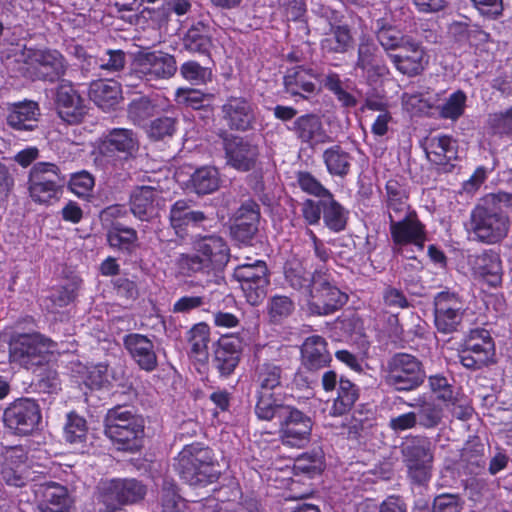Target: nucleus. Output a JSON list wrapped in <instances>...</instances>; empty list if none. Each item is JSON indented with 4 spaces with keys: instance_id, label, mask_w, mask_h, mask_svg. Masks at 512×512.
I'll list each match as a JSON object with an SVG mask.
<instances>
[{
    "instance_id": "nucleus-1",
    "label": "nucleus",
    "mask_w": 512,
    "mask_h": 512,
    "mask_svg": "<svg viewBox=\"0 0 512 512\" xmlns=\"http://www.w3.org/2000/svg\"><path fill=\"white\" fill-rule=\"evenodd\" d=\"M503 207H512V193H491L479 200L470 215V231L477 241L491 245L507 237L511 223Z\"/></svg>"
},
{
    "instance_id": "nucleus-2",
    "label": "nucleus",
    "mask_w": 512,
    "mask_h": 512,
    "mask_svg": "<svg viewBox=\"0 0 512 512\" xmlns=\"http://www.w3.org/2000/svg\"><path fill=\"white\" fill-rule=\"evenodd\" d=\"M192 246L195 253H183L176 262L180 272L185 276L221 271L229 262V247L220 236L198 235L194 238Z\"/></svg>"
},
{
    "instance_id": "nucleus-3",
    "label": "nucleus",
    "mask_w": 512,
    "mask_h": 512,
    "mask_svg": "<svg viewBox=\"0 0 512 512\" xmlns=\"http://www.w3.org/2000/svg\"><path fill=\"white\" fill-rule=\"evenodd\" d=\"M262 409L256 414L257 418L264 421L277 420L283 445L300 449L310 442L313 421L309 415L280 402L271 407L265 405Z\"/></svg>"
},
{
    "instance_id": "nucleus-4",
    "label": "nucleus",
    "mask_w": 512,
    "mask_h": 512,
    "mask_svg": "<svg viewBox=\"0 0 512 512\" xmlns=\"http://www.w3.org/2000/svg\"><path fill=\"white\" fill-rule=\"evenodd\" d=\"M174 466L180 478L195 487L213 484L221 474L212 450L200 443L184 446L175 459Z\"/></svg>"
},
{
    "instance_id": "nucleus-5",
    "label": "nucleus",
    "mask_w": 512,
    "mask_h": 512,
    "mask_svg": "<svg viewBox=\"0 0 512 512\" xmlns=\"http://www.w3.org/2000/svg\"><path fill=\"white\" fill-rule=\"evenodd\" d=\"M104 432L117 445L118 450L137 451L142 446L143 420L129 407L117 405L106 413Z\"/></svg>"
},
{
    "instance_id": "nucleus-6",
    "label": "nucleus",
    "mask_w": 512,
    "mask_h": 512,
    "mask_svg": "<svg viewBox=\"0 0 512 512\" xmlns=\"http://www.w3.org/2000/svg\"><path fill=\"white\" fill-rule=\"evenodd\" d=\"M400 452L408 478L418 485L427 483L431 478L434 460L430 439L422 435L408 436L401 443Z\"/></svg>"
},
{
    "instance_id": "nucleus-7",
    "label": "nucleus",
    "mask_w": 512,
    "mask_h": 512,
    "mask_svg": "<svg viewBox=\"0 0 512 512\" xmlns=\"http://www.w3.org/2000/svg\"><path fill=\"white\" fill-rule=\"evenodd\" d=\"M307 306L311 314L327 316L339 310L348 300L334 283L329 271L323 267L314 271V285L307 294Z\"/></svg>"
},
{
    "instance_id": "nucleus-8",
    "label": "nucleus",
    "mask_w": 512,
    "mask_h": 512,
    "mask_svg": "<svg viewBox=\"0 0 512 512\" xmlns=\"http://www.w3.org/2000/svg\"><path fill=\"white\" fill-rule=\"evenodd\" d=\"M385 372V383L399 392L416 390L426 378L422 362L408 353L394 354L387 361Z\"/></svg>"
},
{
    "instance_id": "nucleus-9",
    "label": "nucleus",
    "mask_w": 512,
    "mask_h": 512,
    "mask_svg": "<svg viewBox=\"0 0 512 512\" xmlns=\"http://www.w3.org/2000/svg\"><path fill=\"white\" fill-rule=\"evenodd\" d=\"M54 346L52 340L40 333L19 334L9 343V357L11 362L31 369L48 362Z\"/></svg>"
},
{
    "instance_id": "nucleus-10",
    "label": "nucleus",
    "mask_w": 512,
    "mask_h": 512,
    "mask_svg": "<svg viewBox=\"0 0 512 512\" xmlns=\"http://www.w3.org/2000/svg\"><path fill=\"white\" fill-rule=\"evenodd\" d=\"M65 182V176L56 164L37 162L29 171V196L35 203L49 204L53 199H57Z\"/></svg>"
},
{
    "instance_id": "nucleus-11",
    "label": "nucleus",
    "mask_w": 512,
    "mask_h": 512,
    "mask_svg": "<svg viewBox=\"0 0 512 512\" xmlns=\"http://www.w3.org/2000/svg\"><path fill=\"white\" fill-rule=\"evenodd\" d=\"M176 71L177 63L173 55L162 51L143 52L137 55L131 73L125 75L123 80L126 85L134 86L133 78L150 83L169 79Z\"/></svg>"
},
{
    "instance_id": "nucleus-12",
    "label": "nucleus",
    "mask_w": 512,
    "mask_h": 512,
    "mask_svg": "<svg viewBox=\"0 0 512 512\" xmlns=\"http://www.w3.org/2000/svg\"><path fill=\"white\" fill-rule=\"evenodd\" d=\"M24 63L31 69V75L38 80L55 82L67 71L64 56L56 49L27 48L23 52Z\"/></svg>"
},
{
    "instance_id": "nucleus-13",
    "label": "nucleus",
    "mask_w": 512,
    "mask_h": 512,
    "mask_svg": "<svg viewBox=\"0 0 512 512\" xmlns=\"http://www.w3.org/2000/svg\"><path fill=\"white\" fill-rule=\"evenodd\" d=\"M41 420V407L34 398L15 399L3 412L5 427L17 435L31 434L38 428Z\"/></svg>"
},
{
    "instance_id": "nucleus-14",
    "label": "nucleus",
    "mask_w": 512,
    "mask_h": 512,
    "mask_svg": "<svg viewBox=\"0 0 512 512\" xmlns=\"http://www.w3.org/2000/svg\"><path fill=\"white\" fill-rule=\"evenodd\" d=\"M433 305L437 331L442 334L457 332L466 312L462 296L449 290L441 291L435 295Z\"/></svg>"
},
{
    "instance_id": "nucleus-15",
    "label": "nucleus",
    "mask_w": 512,
    "mask_h": 512,
    "mask_svg": "<svg viewBox=\"0 0 512 512\" xmlns=\"http://www.w3.org/2000/svg\"><path fill=\"white\" fill-rule=\"evenodd\" d=\"M233 276L240 283L249 304L256 306L266 298L270 284L266 262L257 260L240 264L234 269Z\"/></svg>"
},
{
    "instance_id": "nucleus-16",
    "label": "nucleus",
    "mask_w": 512,
    "mask_h": 512,
    "mask_svg": "<svg viewBox=\"0 0 512 512\" xmlns=\"http://www.w3.org/2000/svg\"><path fill=\"white\" fill-rule=\"evenodd\" d=\"M494 354L495 346L489 331L476 328L465 337L459 359L467 369L479 370L492 362Z\"/></svg>"
},
{
    "instance_id": "nucleus-17",
    "label": "nucleus",
    "mask_w": 512,
    "mask_h": 512,
    "mask_svg": "<svg viewBox=\"0 0 512 512\" xmlns=\"http://www.w3.org/2000/svg\"><path fill=\"white\" fill-rule=\"evenodd\" d=\"M283 369L271 360L259 361L255 367L254 382L257 385V401L255 414L263 410L262 407L273 406L279 403L272 391L281 386Z\"/></svg>"
},
{
    "instance_id": "nucleus-18",
    "label": "nucleus",
    "mask_w": 512,
    "mask_h": 512,
    "mask_svg": "<svg viewBox=\"0 0 512 512\" xmlns=\"http://www.w3.org/2000/svg\"><path fill=\"white\" fill-rule=\"evenodd\" d=\"M54 104L58 116L70 125L83 121L87 107L85 100L71 82L62 80L55 88Z\"/></svg>"
},
{
    "instance_id": "nucleus-19",
    "label": "nucleus",
    "mask_w": 512,
    "mask_h": 512,
    "mask_svg": "<svg viewBox=\"0 0 512 512\" xmlns=\"http://www.w3.org/2000/svg\"><path fill=\"white\" fill-rule=\"evenodd\" d=\"M223 148L225 151L226 163L232 168L247 172L255 168L259 147L243 137L223 135Z\"/></svg>"
},
{
    "instance_id": "nucleus-20",
    "label": "nucleus",
    "mask_w": 512,
    "mask_h": 512,
    "mask_svg": "<svg viewBox=\"0 0 512 512\" xmlns=\"http://www.w3.org/2000/svg\"><path fill=\"white\" fill-rule=\"evenodd\" d=\"M242 340L236 335H222L214 346L212 367L221 377H229L240 362Z\"/></svg>"
},
{
    "instance_id": "nucleus-21",
    "label": "nucleus",
    "mask_w": 512,
    "mask_h": 512,
    "mask_svg": "<svg viewBox=\"0 0 512 512\" xmlns=\"http://www.w3.org/2000/svg\"><path fill=\"white\" fill-rule=\"evenodd\" d=\"M390 234L393 243L400 247L412 244L423 249L427 240L425 226L419 220L417 213H409L399 220L391 219Z\"/></svg>"
},
{
    "instance_id": "nucleus-22",
    "label": "nucleus",
    "mask_w": 512,
    "mask_h": 512,
    "mask_svg": "<svg viewBox=\"0 0 512 512\" xmlns=\"http://www.w3.org/2000/svg\"><path fill=\"white\" fill-rule=\"evenodd\" d=\"M290 130L301 143L312 148L332 142L321 117L315 113H307L297 117Z\"/></svg>"
},
{
    "instance_id": "nucleus-23",
    "label": "nucleus",
    "mask_w": 512,
    "mask_h": 512,
    "mask_svg": "<svg viewBox=\"0 0 512 512\" xmlns=\"http://www.w3.org/2000/svg\"><path fill=\"white\" fill-rule=\"evenodd\" d=\"M221 111L223 120L231 130L247 131L253 127L254 108L246 98L234 96L227 98Z\"/></svg>"
},
{
    "instance_id": "nucleus-24",
    "label": "nucleus",
    "mask_w": 512,
    "mask_h": 512,
    "mask_svg": "<svg viewBox=\"0 0 512 512\" xmlns=\"http://www.w3.org/2000/svg\"><path fill=\"white\" fill-rule=\"evenodd\" d=\"M139 148L136 133L130 129L114 128L102 140L99 152L102 157H113L122 154L123 158L132 157Z\"/></svg>"
},
{
    "instance_id": "nucleus-25",
    "label": "nucleus",
    "mask_w": 512,
    "mask_h": 512,
    "mask_svg": "<svg viewBox=\"0 0 512 512\" xmlns=\"http://www.w3.org/2000/svg\"><path fill=\"white\" fill-rule=\"evenodd\" d=\"M389 57L400 73L410 77L420 74L427 64L424 49L411 39Z\"/></svg>"
},
{
    "instance_id": "nucleus-26",
    "label": "nucleus",
    "mask_w": 512,
    "mask_h": 512,
    "mask_svg": "<svg viewBox=\"0 0 512 512\" xmlns=\"http://www.w3.org/2000/svg\"><path fill=\"white\" fill-rule=\"evenodd\" d=\"M101 490L106 501H116L119 504L138 502L146 494L145 486L136 479H113L103 482Z\"/></svg>"
},
{
    "instance_id": "nucleus-27",
    "label": "nucleus",
    "mask_w": 512,
    "mask_h": 512,
    "mask_svg": "<svg viewBox=\"0 0 512 512\" xmlns=\"http://www.w3.org/2000/svg\"><path fill=\"white\" fill-rule=\"evenodd\" d=\"M123 345L140 369L151 372L158 366L154 343L147 336L130 333L123 337Z\"/></svg>"
},
{
    "instance_id": "nucleus-28",
    "label": "nucleus",
    "mask_w": 512,
    "mask_h": 512,
    "mask_svg": "<svg viewBox=\"0 0 512 512\" xmlns=\"http://www.w3.org/2000/svg\"><path fill=\"white\" fill-rule=\"evenodd\" d=\"M160 191L152 186L136 187L130 196V210L141 221H151L158 214Z\"/></svg>"
},
{
    "instance_id": "nucleus-29",
    "label": "nucleus",
    "mask_w": 512,
    "mask_h": 512,
    "mask_svg": "<svg viewBox=\"0 0 512 512\" xmlns=\"http://www.w3.org/2000/svg\"><path fill=\"white\" fill-rule=\"evenodd\" d=\"M40 108L34 101L14 103L8 110V126L17 132H32L39 126Z\"/></svg>"
},
{
    "instance_id": "nucleus-30",
    "label": "nucleus",
    "mask_w": 512,
    "mask_h": 512,
    "mask_svg": "<svg viewBox=\"0 0 512 512\" xmlns=\"http://www.w3.org/2000/svg\"><path fill=\"white\" fill-rule=\"evenodd\" d=\"M331 360L327 342L323 337L313 335L305 339L301 346V362L306 370L318 371L329 366Z\"/></svg>"
},
{
    "instance_id": "nucleus-31",
    "label": "nucleus",
    "mask_w": 512,
    "mask_h": 512,
    "mask_svg": "<svg viewBox=\"0 0 512 512\" xmlns=\"http://www.w3.org/2000/svg\"><path fill=\"white\" fill-rule=\"evenodd\" d=\"M425 152L429 161L439 166L453 167L452 161L458 158L457 142L448 135L428 139Z\"/></svg>"
},
{
    "instance_id": "nucleus-32",
    "label": "nucleus",
    "mask_w": 512,
    "mask_h": 512,
    "mask_svg": "<svg viewBox=\"0 0 512 512\" xmlns=\"http://www.w3.org/2000/svg\"><path fill=\"white\" fill-rule=\"evenodd\" d=\"M474 274L486 281L490 286L497 287L502 281V265L500 256L492 251H484L475 255L471 261Z\"/></svg>"
},
{
    "instance_id": "nucleus-33",
    "label": "nucleus",
    "mask_w": 512,
    "mask_h": 512,
    "mask_svg": "<svg viewBox=\"0 0 512 512\" xmlns=\"http://www.w3.org/2000/svg\"><path fill=\"white\" fill-rule=\"evenodd\" d=\"M40 493L42 496L39 504L41 512H69L72 500L66 487L49 482L41 485Z\"/></svg>"
},
{
    "instance_id": "nucleus-34",
    "label": "nucleus",
    "mask_w": 512,
    "mask_h": 512,
    "mask_svg": "<svg viewBox=\"0 0 512 512\" xmlns=\"http://www.w3.org/2000/svg\"><path fill=\"white\" fill-rule=\"evenodd\" d=\"M314 78L315 74L312 69L303 66L291 68L284 76L285 91L291 96L306 99L305 94H313L316 90V85L313 82Z\"/></svg>"
},
{
    "instance_id": "nucleus-35",
    "label": "nucleus",
    "mask_w": 512,
    "mask_h": 512,
    "mask_svg": "<svg viewBox=\"0 0 512 512\" xmlns=\"http://www.w3.org/2000/svg\"><path fill=\"white\" fill-rule=\"evenodd\" d=\"M207 219L202 211L191 208V202L180 199L170 208L169 222L177 235H182L189 225H198Z\"/></svg>"
},
{
    "instance_id": "nucleus-36",
    "label": "nucleus",
    "mask_w": 512,
    "mask_h": 512,
    "mask_svg": "<svg viewBox=\"0 0 512 512\" xmlns=\"http://www.w3.org/2000/svg\"><path fill=\"white\" fill-rule=\"evenodd\" d=\"M352 35L347 25H331L320 42L325 54H343L352 45Z\"/></svg>"
},
{
    "instance_id": "nucleus-37",
    "label": "nucleus",
    "mask_w": 512,
    "mask_h": 512,
    "mask_svg": "<svg viewBox=\"0 0 512 512\" xmlns=\"http://www.w3.org/2000/svg\"><path fill=\"white\" fill-rule=\"evenodd\" d=\"M378 47L368 38H362L358 46V58L355 64L356 69H361L367 73L368 78L381 76L385 68L378 63Z\"/></svg>"
},
{
    "instance_id": "nucleus-38",
    "label": "nucleus",
    "mask_w": 512,
    "mask_h": 512,
    "mask_svg": "<svg viewBox=\"0 0 512 512\" xmlns=\"http://www.w3.org/2000/svg\"><path fill=\"white\" fill-rule=\"evenodd\" d=\"M183 49L190 53L207 54L212 46L209 26L199 21L182 38Z\"/></svg>"
},
{
    "instance_id": "nucleus-39",
    "label": "nucleus",
    "mask_w": 512,
    "mask_h": 512,
    "mask_svg": "<svg viewBox=\"0 0 512 512\" xmlns=\"http://www.w3.org/2000/svg\"><path fill=\"white\" fill-rule=\"evenodd\" d=\"M120 86L114 81L98 80L90 84L89 97L102 109H110L118 103Z\"/></svg>"
},
{
    "instance_id": "nucleus-40",
    "label": "nucleus",
    "mask_w": 512,
    "mask_h": 512,
    "mask_svg": "<svg viewBox=\"0 0 512 512\" xmlns=\"http://www.w3.org/2000/svg\"><path fill=\"white\" fill-rule=\"evenodd\" d=\"M285 280L295 290L308 294L314 285V272L308 273L299 259L292 258L284 266Z\"/></svg>"
},
{
    "instance_id": "nucleus-41",
    "label": "nucleus",
    "mask_w": 512,
    "mask_h": 512,
    "mask_svg": "<svg viewBox=\"0 0 512 512\" xmlns=\"http://www.w3.org/2000/svg\"><path fill=\"white\" fill-rule=\"evenodd\" d=\"M327 171L334 176H346L351 167L352 156L340 145H333L324 150L322 155Z\"/></svg>"
},
{
    "instance_id": "nucleus-42",
    "label": "nucleus",
    "mask_w": 512,
    "mask_h": 512,
    "mask_svg": "<svg viewBox=\"0 0 512 512\" xmlns=\"http://www.w3.org/2000/svg\"><path fill=\"white\" fill-rule=\"evenodd\" d=\"M191 188L198 195L213 193L220 186L219 172L215 167L203 166L190 177Z\"/></svg>"
},
{
    "instance_id": "nucleus-43",
    "label": "nucleus",
    "mask_w": 512,
    "mask_h": 512,
    "mask_svg": "<svg viewBox=\"0 0 512 512\" xmlns=\"http://www.w3.org/2000/svg\"><path fill=\"white\" fill-rule=\"evenodd\" d=\"M324 224L334 232L343 231L347 225V211L335 201L332 194L321 199Z\"/></svg>"
},
{
    "instance_id": "nucleus-44",
    "label": "nucleus",
    "mask_w": 512,
    "mask_h": 512,
    "mask_svg": "<svg viewBox=\"0 0 512 512\" xmlns=\"http://www.w3.org/2000/svg\"><path fill=\"white\" fill-rule=\"evenodd\" d=\"M359 397L358 388L350 380L341 378L339 380V387L337 397L334 399L331 414L341 416L351 410Z\"/></svg>"
},
{
    "instance_id": "nucleus-45",
    "label": "nucleus",
    "mask_w": 512,
    "mask_h": 512,
    "mask_svg": "<svg viewBox=\"0 0 512 512\" xmlns=\"http://www.w3.org/2000/svg\"><path fill=\"white\" fill-rule=\"evenodd\" d=\"M408 406L418 408V423L426 429L435 428L442 420V408L434 402L426 401L424 397L419 398L416 403H409Z\"/></svg>"
},
{
    "instance_id": "nucleus-46",
    "label": "nucleus",
    "mask_w": 512,
    "mask_h": 512,
    "mask_svg": "<svg viewBox=\"0 0 512 512\" xmlns=\"http://www.w3.org/2000/svg\"><path fill=\"white\" fill-rule=\"evenodd\" d=\"M138 239L135 229L114 223L107 233V240L111 247L128 250Z\"/></svg>"
},
{
    "instance_id": "nucleus-47",
    "label": "nucleus",
    "mask_w": 512,
    "mask_h": 512,
    "mask_svg": "<svg viewBox=\"0 0 512 512\" xmlns=\"http://www.w3.org/2000/svg\"><path fill=\"white\" fill-rule=\"evenodd\" d=\"M86 437V420L75 412H70L67 415V422L64 427L65 440L72 445H76L85 442Z\"/></svg>"
},
{
    "instance_id": "nucleus-48",
    "label": "nucleus",
    "mask_w": 512,
    "mask_h": 512,
    "mask_svg": "<svg viewBox=\"0 0 512 512\" xmlns=\"http://www.w3.org/2000/svg\"><path fill=\"white\" fill-rule=\"evenodd\" d=\"M209 326L206 323L195 324L187 335V340L191 346V352L196 356H207L209 343Z\"/></svg>"
},
{
    "instance_id": "nucleus-49",
    "label": "nucleus",
    "mask_w": 512,
    "mask_h": 512,
    "mask_svg": "<svg viewBox=\"0 0 512 512\" xmlns=\"http://www.w3.org/2000/svg\"><path fill=\"white\" fill-rule=\"evenodd\" d=\"M181 76L193 85H202L212 80V71L196 61H187L180 66Z\"/></svg>"
},
{
    "instance_id": "nucleus-50",
    "label": "nucleus",
    "mask_w": 512,
    "mask_h": 512,
    "mask_svg": "<svg viewBox=\"0 0 512 512\" xmlns=\"http://www.w3.org/2000/svg\"><path fill=\"white\" fill-rule=\"evenodd\" d=\"M177 119L173 117H159L154 119L147 130L149 138L155 141L171 138L177 130Z\"/></svg>"
},
{
    "instance_id": "nucleus-51",
    "label": "nucleus",
    "mask_w": 512,
    "mask_h": 512,
    "mask_svg": "<svg viewBox=\"0 0 512 512\" xmlns=\"http://www.w3.org/2000/svg\"><path fill=\"white\" fill-rule=\"evenodd\" d=\"M487 125L495 135L512 136V106L489 114Z\"/></svg>"
},
{
    "instance_id": "nucleus-52",
    "label": "nucleus",
    "mask_w": 512,
    "mask_h": 512,
    "mask_svg": "<svg viewBox=\"0 0 512 512\" xmlns=\"http://www.w3.org/2000/svg\"><path fill=\"white\" fill-rule=\"evenodd\" d=\"M323 84L326 89L332 92L342 106L352 108L357 105V99L342 87L340 77L336 73H329L325 76Z\"/></svg>"
},
{
    "instance_id": "nucleus-53",
    "label": "nucleus",
    "mask_w": 512,
    "mask_h": 512,
    "mask_svg": "<svg viewBox=\"0 0 512 512\" xmlns=\"http://www.w3.org/2000/svg\"><path fill=\"white\" fill-rule=\"evenodd\" d=\"M155 112L156 105L148 97H139L128 105V117L136 124L152 117Z\"/></svg>"
},
{
    "instance_id": "nucleus-54",
    "label": "nucleus",
    "mask_w": 512,
    "mask_h": 512,
    "mask_svg": "<svg viewBox=\"0 0 512 512\" xmlns=\"http://www.w3.org/2000/svg\"><path fill=\"white\" fill-rule=\"evenodd\" d=\"M466 95L458 90L451 94L440 108V115L445 119L457 120L464 113Z\"/></svg>"
},
{
    "instance_id": "nucleus-55",
    "label": "nucleus",
    "mask_w": 512,
    "mask_h": 512,
    "mask_svg": "<svg viewBox=\"0 0 512 512\" xmlns=\"http://www.w3.org/2000/svg\"><path fill=\"white\" fill-rule=\"evenodd\" d=\"M464 501L459 494L443 493L434 497L432 512H460Z\"/></svg>"
},
{
    "instance_id": "nucleus-56",
    "label": "nucleus",
    "mask_w": 512,
    "mask_h": 512,
    "mask_svg": "<svg viewBox=\"0 0 512 512\" xmlns=\"http://www.w3.org/2000/svg\"><path fill=\"white\" fill-rule=\"evenodd\" d=\"M69 188L78 197H87L90 195L94 185V177L83 170L72 174L69 180Z\"/></svg>"
},
{
    "instance_id": "nucleus-57",
    "label": "nucleus",
    "mask_w": 512,
    "mask_h": 512,
    "mask_svg": "<svg viewBox=\"0 0 512 512\" xmlns=\"http://www.w3.org/2000/svg\"><path fill=\"white\" fill-rule=\"evenodd\" d=\"M207 95L197 89L178 88L175 92V101L193 109H200L204 106Z\"/></svg>"
},
{
    "instance_id": "nucleus-58",
    "label": "nucleus",
    "mask_w": 512,
    "mask_h": 512,
    "mask_svg": "<svg viewBox=\"0 0 512 512\" xmlns=\"http://www.w3.org/2000/svg\"><path fill=\"white\" fill-rule=\"evenodd\" d=\"M377 39L386 51L391 50L392 52H397L399 47L410 40V38L401 36L399 31L391 27H381L377 31Z\"/></svg>"
},
{
    "instance_id": "nucleus-59",
    "label": "nucleus",
    "mask_w": 512,
    "mask_h": 512,
    "mask_svg": "<svg viewBox=\"0 0 512 512\" xmlns=\"http://www.w3.org/2000/svg\"><path fill=\"white\" fill-rule=\"evenodd\" d=\"M161 503L162 512H187L185 501L172 485L163 488Z\"/></svg>"
},
{
    "instance_id": "nucleus-60",
    "label": "nucleus",
    "mask_w": 512,
    "mask_h": 512,
    "mask_svg": "<svg viewBox=\"0 0 512 512\" xmlns=\"http://www.w3.org/2000/svg\"><path fill=\"white\" fill-rule=\"evenodd\" d=\"M293 310L294 304L287 296L276 295L269 301L268 312L275 321L289 316Z\"/></svg>"
},
{
    "instance_id": "nucleus-61",
    "label": "nucleus",
    "mask_w": 512,
    "mask_h": 512,
    "mask_svg": "<svg viewBox=\"0 0 512 512\" xmlns=\"http://www.w3.org/2000/svg\"><path fill=\"white\" fill-rule=\"evenodd\" d=\"M297 181L300 188L312 195L322 197L325 199L331 193L321 183L308 172H299L297 174Z\"/></svg>"
},
{
    "instance_id": "nucleus-62",
    "label": "nucleus",
    "mask_w": 512,
    "mask_h": 512,
    "mask_svg": "<svg viewBox=\"0 0 512 512\" xmlns=\"http://www.w3.org/2000/svg\"><path fill=\"white\" fill-rule=\"evenodd\" d=\"M429 386L431 391L436 394L439 400L444 402H453L452 386L444 376L434 375L429 377Z\"/></svg>"
},
{
    "instance_id": "nucleus-63",
    "label": "nucleus",
    "mask_w": 512,
    "mask_h": 512,
    "mask_svg": "<svg viewBox=\"0 0 512 512\" xmlns=\"http://www.w3.org/2000/svg\"><path fill=\"white\" fill-rule=\"evenodd\" d=\"M258 232V226L252 223H244L242 218L235 219L231 227V234L240 243L248 244Z\"/></svg>"
},
{
    "instance_id": "nucleus-64",
    "label": "nucleus",
    "mask_w": 512,
    "mask_h": 512,
    "mask_svg": "<svg viewBox=\"0 0 512 512\" xmlns=\"http://www.w3.org/2000/svg\"><path fill=\"white\" fill-rule=\"evenodd\" d=\"M244 223H252L256 226L259 225L260 220V207L251 199L246 200L236 212L235 219H241Z\"/></svg>"
}]
</instances>
